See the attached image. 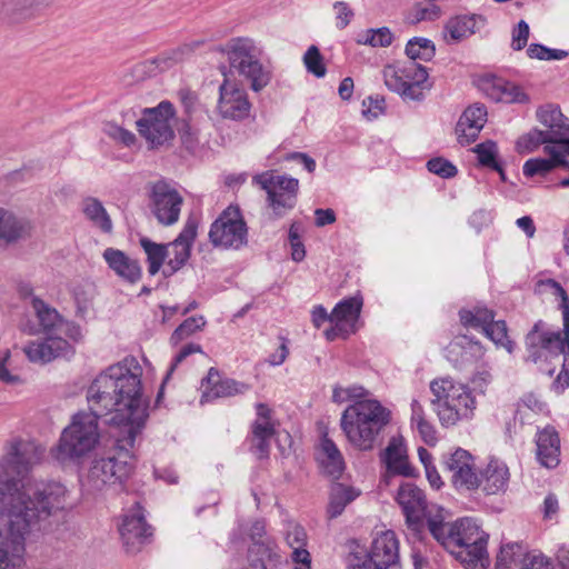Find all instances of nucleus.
I'll list each match as a JSON object with an SVG mask.
<instances>
[{
	"label": "nucleus",
	"instance_id": "obj_1",
	"mask_svg": "<svg viewBox=\"0 0 569 569\" xmlns=\"http://www.w3.org/2000/svg\"><path fill=\"white\" fill-rule=\"evenodd\" d=\"M43 448L32 440L12 438L0 459V569H23L26 537L46 529L47 520L62 510L67 489L60 482L26 485L31 470L40 463Z\"/></svg>",
	"mask_w": 569,
	"mask_h": 569
},
{
	"label": "nucleus",
	"instance_id": "obj_2",
	"mask_svg": "<svg viewBox=\"0 0 569 569\" xmlns=\"http://www.w3.org/2000/svg\"><path fill=\"white\" fill-rule=\"evenodd\" d=\"M143 369L134 357L109 366L87 390L89 411L96 419L121 428L119 436H138L148 418L149 400L142 391Z\"/></svg>",
	"mask_w": 569,
	"mask_h": 569
},
{
	"label": "nucleus",
	"instance_id": "obj_3",
	"mask_svg": "<svg viewBox=\"0 0 569 569\" xmlns=\"http://www.w3.org/2000/svg\"><path fill=\"white\" fill-rule=\"evenodd\" d=\"M537 289L540 293L560 300L563 333L550 330L542 320L537 321L526 336L527 360L539 362V370L550 377L561 366V371L552 383L553 390L561 393L569 387V298L561 284L553 279L539 281Z\"/></svg>",
	"mask_w": 569,
	"mask_h": 569
},
{
	"label": "nucleus",
	"instance_id": "obj_4",
	"mask_svg": "<svg viewBox=\"0 0 569 569\" xmlns=\"http://www.w3.org/2000/svg\"><path fill=\"white\" fill-rule=\"evenodd\" d=\"M432 537L441 543L467 569H487L489 535L476 520L462 518L455 522L430 517L427 520Z\"/></svg>",
	"mask_w": 569,
	"mask_h": 569
},
{
	"label": "nucleus",
	"instance_id": "obj_5",
	"mask_svg": "<svg viewBox=\"0 0 569 569\" xmlns=\"http://www.w3.org/2000/svg\"><path fill=\"white\" fill-rule=\"evenodd\" d=\"M537 118L543 129H533L517 141L519 152H530L541 144L545 151L556 157L558 167L569 169V119L560 108L548 104L537 111ZM562 187H569V178L561 180Z\"/></svg>",
	"mask_w": 569,
	"mask_h": 569
},
{
	"label": "nucleus",
	"instance_id": "obj_6",
	"mask_svg": "<svg viewBox=\"0 0 569 569\" xmlns=\"http://www.w3.org/2000/svg\"><path fill=\"white\" fill-rule=\"evenodd\" d=\"M136 437L118 436L112 455L92 460L81 482L84 491L98 493L129 477L136 462Z\"/></svg>",
	"mask_w": 569,
	"mask_h": 569
},
{
	"label": "nucleus",
	"instance_id": "obj_7",
	"mask_svg": "<svg viewBox=\"0 0 569 569\" xmlns=\"http://www.w3.org/2000/svg\"><path fill=\"white\" fill-rule=\"evenodd\" d=\"M390 412L377 400H358L342 412L340 426L360 450L373 448L376 437L388 425Z\"/></svg>",
	"mask_w": 569,
	"mask_h": 569
},
{
	"label": "nucleus",
	"instance_id": "obj_8",
	"mask_svg": "<svg viewBox=\"0 0 569 569\" xmlns=\"http://www.w3.org/2000/svg\"><path fill=\"white\" fill-rule=\"evenodd\" d=\"M98 420L93 415L78 412L61 432L58 445L51 450L60 463L80 462L99 443Z\"/></svg>",
	"mask_w": 569,
	"mask_h": 569
},
{
	"label": "nucleus",
	"instance_id": "obj_9",
	"mask_svg": "<svg viewBox=\"0 0 569 569\" xmlns=\"http://www.w3.org/2000/svg\"><path fill=\"white\" fill-rule=\"evenodd\" d=\"M430 390L432 408L443 427L455 426L459 420L472 416L476 401L466 386L441 378L431 381Z\"/></svg>",
	"mask_w": 569,
	"mask_h": 569
},
{
	"label": "nucleus",
	"instance_id": "obj_10",
	"mask_svg": "<svg viewBox=\"0 0 569 569\" xmlns=\"http://www.w3.org/2000/svg\"><path fill=\"white\" fill-rule=\"evenodd\" d=\"M399 548V540L395 531H382L373 538L369 551L350 553L348 568L402 569Z\"/></svg>",
	"mask_w": 569,
	"mask_h": 569
},
{
	"label": "nucleus",
	"instance_id": "obj_11",
	"mask_svg": "<svg viewBox=\"0 0 569 569\" xmlns=\"http://www.w3.org/2000/svg\"><path fill=\"white\" fill-rule=\"evenodd\" d=\"M230 67L250 82L254 92L261 91L271 80V71L256 56V47L250 39H232L226 46Z\"/></svg>",
	"mask_w": 569,
	"mask_h": 569
},
{
	"label": "nucleus",
	"instance_id": "obj_12",
	"mask_svg": "<svg viewBox=\"0 0 569 569\" xmlns=\"http://www.w3.org/2000/svg\"><path fill=\"white\" fill-rule=\"evenodd\" d=\"M383 79L386 86L405 100L421 101L425 97L422 84L428 79V71L420 63H398L385 68Z\"/></svg>",
	"mask_w": 569,
	"mask_h": 569
},
{
	"label": "nucleus",
	"instance_id": "obj_13",
	"mask_svg": "<svg viewBox=\"0 0 569 569\" xmlns=\"http://www.w3.org/2000/svg\"><path fill=\"white\" fill-rule=\"evenodd\" d=\"M174 116L173 104L163 100L153 108L143 109L142 117L137 121L138 131L152 148L163 146L174 137L171 124Z\"/></svg>",
	"mask_w": 569,
	"mask_h": 569
},
{
	"label": "nucleus",
	"instance_id": "obj_14",
	"mask_svg": "<svg viewBox=\"0 0 569 569\" xmlns=\"http://www.w3.org/2000/svg\"><path fill=\"white\" fill-rule=\"evenodd\" d=\"M210 242L224 249H240L248 242V228L238 207L229 206L212 222Z\"/></svg>",
	"mask_w": 569,
	"mask_h": 569
},
{
	"label": "nucleus",
	"instance_id": "obj_15",
	"mask_svg": "<svg viewBox=\"0 0 569 569\" xmlns=\"http://www.w3.org/2000/svg\"><path fill=\"white\" fill-rule=\"evenodd\" d=\"M253 181L267 192L268 204L276 218L284 216L296 206L298 179L266 171L256 176Z\"/></svg>",
	"mask_w": 569,
	"mask_h": 569
},
{
	"label": "nucleus",
	"instance_id": "obj_16",
	"mask_svg": "<svg viewBox=\"0 0 569 569\" xmlns=\"http://www.w3.org/2000/svg\"><path fill=\"white\" fill-rule=\"evenodd\" d=\"M251 102L241 83L224 77L219 86L217 113L227 120L242 121L250 116Z\"/></svg>",
	"mask_w": 569,
	"mask_h": 569
},
{
	"label": "nucleus",
	"instance_id": "obj_17",
	"mask_svg": "<svg viewBox=\"0 0 569 569\" xmlns=\"http://www.w3.org/2000/svg\"><path fill=\"white\" fill-rule=\"evenodd\" d=\"M151 199L153 214L161 224L171 226L178 221L183 199L174 188L158 181L152 187Z\"/></svg>",
	"mask_w": 569,
	"mask_h": 569
},
{
	"label": "nucleus",
	"instance_id": "obj_18",
	"mask_svg": "<svg viewBox=\"0 0 569 569\" xmlns=\"http://www.w3.org/2000/svg\"><path fill=\"white\" fill-rule=\"evenodd\" d=\"M396 500L402 509L408 528L420 532L423 528L427 508L423 491L412 483H403L398 490Z\"/></svg>",
	"mask_w": 569,
	"mask_h": 569
},
{
	"label": "nucleus",
	"instance_id": "obj_19",
	"mask_svg": "<svg viewBox=\"0 0 569 569\" xmlns=\"http://www.w3.org/2000/svg\"><path fill=\"white\" fill-rule=\"evenodd\" d=\"M198 222L189 218L179 236L167 247V268L163 270L166 277L172 276L180 270L189 260L192 243L197 237Z\"/></svg>",
	"mask_w": 569,
	"mask_h": 569
},
{
	"label": "nucleus",
	"instance_id": "obj_20",
	"mask_svg": "<svg viewBox=\"0 0 569 569\" xmlns=\"http://www.w3.org/2000/svg\"><path fill=\"white\" fill-rule=\"evenodd\" d=\"M119 532L129 553H137L152 536L151 527L147 525L140 509L123 516Z\"/></svg>",
	"mask_w": 569,
	"mask_h": 569
},
{
	"label": "nucleus",
	"instance_id": "obj_21",
	"mask_svg": "<svg viewBox=\"0 0 569 569\" xmlns=\"http://www.w3.org/2000/svg\"><path fill=\"white\" fill-rule=\"evenodd\" d=\"M32 230V222L28 218L0 207V250L29 238Z\"/></svg>",
	"mask_w": 569,
	"mask_h": 569
},
{
	"label": "nucleus",
	"instance_id": "obj_22",
	"mask_svg": "<svg viewBox=\"0 0 569 569\" xmlns=\"http://www.w3.org/2000/svg\"><path fill=\"white\" fill-rule=\"evenodd\" d=\"M386 466L382 480L388 483L391 476L415 477V468L409 463L407 448L402 438L392 437L387 448L380 455Z\"/></svg>",
	"mask_w": 569,
	"mask_h": 569
},
{
	"label": "nucleus",
	"instance_id": "obj_23",
	"mask_svg": "<svg viewBox=\"0 0 569 569\" xmlns=\"http://www.w3.org/2000/svg\"><path fill=\"white\" fill-rule=\"evenodd\" d=\"M272 410L266 403L256 405V420L251 427L252 450L259 459L267 458L270 450V440L274 436V423L271 419Z\"/></svg>",
	"mask_w": 569,
	"mask_h": 569
},
{
	"label": "nucleus",
	"instance_id": "obj_24",
	"mask_svg": "<svg viewBox=\"0 0 569 569\" xmlns=\"http://www.w3.org/2000/svg\"><path fill=\"white\" fill-rule=\"evenodd\" d=\"M54 0H1L0 21L17 24L38 17Z\"/></svg>",
	"mask_w": 569,
	"mask_h": 569
},
{
	"label": "nucleus",
	"instance_id": "obj_25",
	"mask_svg": "<svg viewBox=\"0 0 569 569\" xmlns=\"http://www.w3.org/2000/svg\"><path fill=\"white\" fill-rule=\"evenodd\" d=\"M23 351L31 362L47 363L59 357H66L72 352L70 343L57 336H47L44 339L30 341Z\"/></svg>",
	"mask_w": 569,
	"mask_h": 569
},
{
	"label": "nucleus",
	"instance_id": "obj_26",
	"mask_svg": "<svg viewBox=\"0 0 569 569\" xmlns=\"http://www.w3.org/2000/svg\"><path fill=\"white\" fill-rule=\"evenodd\" d=\"M32 308L36 315L37 325L28 322L23 331L28 335L43 333L46 336H57L63 326V318L59 312L38 298L32 299Z\"/></svg>",
	"mask_w": 569,
	"mask_h": 569
},
{
	"label": "nucleus",
	"instance_id": "obj_27",
	"mask_svg": "<svg viewBox=\"0 0 569 569\" xmlns=\"http://www.w3.org/2000/svg\"><path fill=\"white\" fill-rule=\"evenodd\" d=\"M202 387H204V391L201 396V403L241 395L249 390V386L243 382L229 378L221 379L219 371L214 368L209 369L207 377L202 380Z\"/></svg>",
	"mask_w": 569,
	"mask_h": 569
},
{
	"label": "nucleus",
	"instance_id": "obj_28",
	"mask_svg": "<svg viewBox=\"0 0 569 569\" xmlns=\"http://www.w3.org/2000/svg\"><path fill=\"white\" fill-rule=\"evenodd\" d=\"M487 122V109L483 104L475 103L468 107L458 120L456 132L461 144L473 142L485 123Z\"/></svg>",
	"mask_w": 569,
	"mask_h": 569
},
{
	"label": "nucleus",
	"instance_id": "obj_29",
	"mask_svg": "<svg viewBox=\"0 0 569 569\" xmlns=\"http://www.w3.org/2000/svg\"><path fill=\"white\" fill-rule=\"evenodd\" d=\"M108 267L123 281L137 283L142 276V269L137 259L129 257L119 249L107 248L102 254Z\"/></svg>",
	"mask_w": 569,
	"mask_h": 569
},
{
	"label": "nucleus",
	"instance_id": "obj_30",
	"mask_svg": "<svg viewBox=\"0 0 569 569\" xmlns=\"http://www.w3.org/2000/svg\"><path fill=\"white\" fill-rule=\"evenodd\" d=\"M481 90L496 102L526 103L529 101V97L519 86L501 78L483 79Z\"/></svg>",
	"mask_w": 569,
	"mask_h": 569
},
{
	"label": "nucleus",
	"instance_id": "obj_31",
	"mask_svg": "<svg viewBox=\"0 0 569 569\" xmlns=\"http://www.w3.org/2000/svg\"><path fill=\"white\" fill-rule=\"evenodd\" d=\"M537 459L541 466L552 469L560 462V438L558 431L547 426L538 431L536 438Z\"/></svg>",
	"mask_w": 569,
	"mask_h": 569
},
{
	"label": "nucleus",
	"instance_id": "obj_32",
	"mask_svg": "<svg viewBox=\"0 0 569 569\" xmlns=\"http://www.w3.org/2000/svg\"><path fill=\"white\" fill-rule=\"evenodd\" d=\"M509 469L507 465L498 459H491L479 476V487L487 495L505 492L509 483Z\"/></svg>",
	"mask_w": 569,
	"mask_h": 569
},
{
	"label": "nucleus",
	"instance_id": "obj_33",
	"mask_svg": "<svg viewBox=\"0 0 569 569\" xmlns=\"http://www.w3.org/2000/svg\"><path fill=\"white\" fill-rule=\"evenodd\" d=\"M317 460L323 472L337 479L345 470V460L337 445L323 435L317 449Z\"/></svg>",
	"mask_w": 569,
	"mask_h": 569
},
{
	"label": "nucleus",
	"instance_id": "obj_34",
	"mask_svg": "<svg viewBox=\"0 0 569 569\" xmlns=\"http://www.w3.org/2000/svg\"><path fill=\"white\" fill-rule=\"evenodd\" d=\"M362 298L359 296L349 297L336 305L331 312V322L341 323L349 332L355 333L356 323L362 309Z\"/></svg>",
	"mask_w": 569,
	"mask_h": 569
},
{
	"label": "nucleus",
	"instance_id": "obj_35",
	"mask_svg": "<svg viewBox=\"0 0 569 569\" xmlns=\"http://www.w3.org/2000/svg\"><path fill=\"white\" fill-rule=\"evenodd\" d=\"M479 351L480 346L478 342L472 341L467 336H460L449 343L446 357L456 367H461L471 362Z\"/></svg>",
	"mask_w": 569,
	"mask_h": 569
},
{
	"label": "nucleus",
	"instance_id": "obj_36",
	"mask_svg": "<svg viewBox=\"0 0 569 569\" xmlns=\"http://www.w3.org/2000/svg\"><path fill=\"white\" fill-rule=\"evenodd\" d=\"M485 21V18L481 16H459L448 21L446 24V31L452 40L460 41L483 27Z\"/></svg>",
	"mask_w": 569,
	"mask_h": 569
},
{
	"label": "nucleus",
	"instance_id": "obj_37",
	"mask_svg": "<svg viewBox=\"0 0 569 569\" xmlns=\"http://www.w3.org/2000/svg\"><path fill=\"white\" fill-rule=\"evenodd\" d=\"M81 208L84 217L96 228H99L104 233H110L112 231V220L99 199L87 197L82 200Z\"/></svg>",
	"mask_w": 569,
	"mask_h": 569
},
{
	"label": "nucleus",
	"instance_id": "obj_38",
	"mask_svg": "<svg viewBox=\"0 0 569 569\" xmlns=\"http://www.w3.org/2000/svg\"><path fill=\"white\" fill-rule=\"evenodd\" d=\"M360 491L353 487L346 486L343 483H333L330 489L328 516L329 518H337L340 516L345 508L352 502Z\"/></svg>",
	"mask_w": 569,
	"mask_h": 569
},
{
	"label": "nucleus",
	"instance_id": "obj_39",
	"mask_svg": "<svg viewBox=\"0 0 569 569\" xmlns=\"http://www.w3.org/2000/svg\"><path fill=\"white\" fill-rule=\"evenodd\" d=\"M406 54L410 59L409 62L418 63L417 60L430 61L436 54V47L427 38L415 37L408 41Z\"/></svg>",
	"mask_w": 569,
	"mask_h": 569
},
{
	"label": "nucleus",
	"instance_id": "obj_40",
	"mask_svg": "<svg viewBox=\"0 0 569 569\" xmlns=\"http://www.w3.org/2000/svg\"><path fill=\"white\" fill-rule=\"evenodd\" d=\"M140 246L147 254L149 273L151 276L157 274L167 258V247L164 244L156 243L146 237L140 239Z\"/></svg>",
	"mask_w": 569,
	"mask_h": 569
},
{
	"label": "nucleus",
	"instance_id": "obj_41",
	"mask_svg": "<svg viewBox=\"0 0 569 569\" xmlns=\"http://www.w3.org/2000/svg\"><path fill=\"white\" fill-rule=\"evenodd\" d=\"M460 321L466 327L485 329L493 319L495 313L486 307H475L473 310H460Z\"/></svg>",
	"mask_w": 569,
	"mask_h": 569
},
{
	"label": "nucleus",
	"instance_id": "obj_42",
	"mask_svg": "<svg viewBox=\"0 0 569 569\" xmlns=\"http://www.w3.org/2000/svg\"><path fill=\"white\" fill-rule=\"evenodd\" d=\"M200 44L201 41L192 43H186L171 52L160 54L152 62L157 66L160 71L171 68L174 63L183 60V58L193 52Z\"/></svg>",
	"mask_w": 569,
	"mask_h": 569
},
{
	"label": "nucleus",
	"instance_id": "obj_43",
	"mask_svg": "<svg viewBox=\"0 0 569 569\" xmlns=\"http://www.w3.org/2000/svg\"><path fill=\"white\" fill-rule=\"evenodd\" d=\"M451 480L458 489L472 490L479 487V476L473 470L472 456L451 475Z\"/></svg>",
	"mask_w": 569,
	"mask_h": 569
},
{
	"label": "nucleus",
	"instance_id": "obj_44",
	"mask_svg": "<svg viewBox=\"0 0 569 569\" xmlns=\"http://www.w3.org/2000/svg\"><path fill=\"white\" fill-rule=\"evenodd\" d=\"M393 41V34L387 27L378 29H368L361 33L357 40L359 44L370 46L373 48L389 47Z\"/></svg>",
	"mask_w": 569,
	"mask_h": 569
},
{
	"label": "nucleus",
	"instance_id": "obj_45",
	"mask_svg": "<svg viewBox=\"0 0 569 569\" xmlns=\"http://www.w3.org/2000/svg\"><path fill=\"white\" fill-rule=\"evenodd\" d=\"M526 557V549L522 543L510 542L501 546L497 557L496 569H507L513 562Z\"/></svg>",
	"mask_w": 569,
	"mask_h": 569
},
{
	"label": "nucleus",
	"instance_id": "obj_46",
	"mask_svg": "<svg viewBox=\"0 0 569 569\" xmlns=\"http://www.w3.org/2000/svg\"><path fill=\"white\" fill-rule=\"evenodd\" d=\"M482 331L497 346L503 347L508 352L512 351L513 343L508 337L507 325L503 320H492Z\"/></svg>",
	"mask_w": 569,
	"mask_h": 569
},
{
	"label": "nucleus",
	"instance_id": "obj_47",
	"mask_svg": "<svg viewBox=\"0 0 569 569\" xmlns=\"http://www.w3.org/2000/svg\"><path fill=\"white\" fill-rule=\"evenodd\" d=\"M206 326L203 317H190L186 319L171 335L170 342L178 345L184 339L192 336L194 332L201 330Z\"/></svg>",
	"mask_w": 569,
	"mask_h": 569
},
{
	"label": "nucleus",
	"instance_id": "obj_48",
	"mask_svg": "<svg viewBox=\"0 0 569 569\" xmlns=\"http://www.w3.org/2000/svg\"><path fill=\"white\" fill-rule=\"evenodd\" d=\"M558 167L556 157L549 158H532L525 162L523 174L526 177L546 176L551 170Z\"/></svg>",
	"mask_w": 569,
	"mask_h": 569
},
{
	"label": "nucleus",
	"instance_id": "obj_49",
	"mask_svg": "<svg viewBox=\"0 0 569 569\" xmlns=\"http://www.w3.org/2000/svg\"><path fill=\"white\" fill-rule=\"evenodd\" d=\"M303 63L309 73H312L317 78L326 76L327 69L323 63V57L321 56L318 47L310 46L303 54Z\"/></svg>",
	"mask_w": 569,
	"mask_h": 569
},
{
	"label": "nucleus",
	"instance_id": "obj_50",
	"mask_svg": "<svg viewBox=\"0 0 569 569\" xmlns=\"http://www.w3.org/2000/svg\"><path fill=\"white\" fill-rule=\"evenodd\" d=\"M440 17V8L435 3L429 4H415L408 14V20L411 23H418L421 21H432Z\"/></svg>",
	"mask_w": 569,
	"mask_h": 569
},
{
	"label": "nucleus",
	"instance_id": "obj_51",
	"mask_svg": "<svg viewBox=\"0 0 569 569\" xmlns=\"http://www.w3.org/2000/svg\"><path fill=\"white\" fill-rule=\"evenodd\" d=\"M475 152L477 153L479 163L481 166L488 168H497L498 162L496 160V157L498 153V149L497 144L493 141L488 140L486 142L477 144L475 148Z\"/></svg>",
	"mask_w": 569,
	"mask_h": 569
},
{
	"label": "nucleus",
	"instance_id": "obj_52",
	"mask_svg": "<svg viewBox=\"0 0 569 569\" xmlns=\"http://www.w3.org/2000/svg\"><path fill=\"white\" fill-rule=\"evenodd\" d=\"M102 130L109 138L126 147H131L136 142V136L117 123L106 122Z\"/></svg>",
	"mask_w": 569,
	"mask_h": 569
},
{
	"label": "nucleus",
	"instance_id": "obj_53",
	"mask_svg": "<svg viewBox=\"0 0 569 569\" xmlns=\"http://www.w3.org/2000/svg\"><path fill=\"white\" fill-rule=\"evenodd\" d=\"M427 168L431 173L441 178L449 179L457 174V168L447 159L433 158L427 162Z\"/></svg>",
	"mask_w": 569,
	"mask_h": 569
},
{
	"label": "nucleus",
	"instance_id": "obj_54",
	"mask_svg": "<svg viewBox=\"0 0 569 569\" xmlns=\"http://www.w3.org/2000/svg\"><path fill=\"white\" fill-rule=\"evenodd\" d=\"M362 114L368 119L372 120L383 113L385 100L382 98L368 97L362 101Z\"/></svg>",
	"mask_w": 569,
	"mask_h": 569
},
{
	"label": "nucleus",
	"instance_id": "obj_55",
	"mask_svg": "<svg viewBox=\"0 0 569 569\" xmlns=\"http://www.w3.org/2000/svg\"><path fill=\"white\" fill-rule=\"evenodd\" d=\"M521 569H555L551 559L542 553H527Z\"/></svg>",
	"mask_w": 569,
	"mask_h": 569
},
{
	"label": "nucleus",
	"instance_id": "obj_56",
	"mask_svg": "<svg viewBox=\"0 0 569 569\" xmlns=\"http://www.w3.org/2000/svg\"><path fill=\"white\" fill-rule=\"evenodd\" d=\"M307 535L299 525H291L286 532V541L291 549L303 548L306 546Z\"/></svg>",
	"mask_w": 569,
	"mask_h": 569
},
{
	"label": "nucleus",
	"instance_id": "obj_57",
	"mask_svg": "<svg viewBox=\"0 0 569 569\" xmlns=\"http://www.w3.org/2000/svg\"><path fill=\"white\" fill-rule=\"evenodd\" d=\"M197 352H202V348L200 345H197V343H188L186 346H183L181 348V350L178 352V355L173 358V361L170 366V368L168 369V372H167V376L166 378L163 379V383L167 382V380L169 379V377L172 375V372L174 371V369L190 355L192 353H197Z\"/></svg>",
	"mask_w": 569,
	"mask_h": 569
},
{
	"label": "nucleus",
	"instance_id": "obj_58",
	"mask_svg": "<svg viewBox=\"0 0 569 569\" xmlns=\"http://www.w3.org/2000/svg\"><path fill=\"white\" fill-rule=\"evenodd\" d=\"M180 138L183 143V146L189 151H194L199 144V132L197 129L191 127L189 123H184L181 129H179Z\"/></svg>",
	"mask_w": 569,
	"mask_h": 569
},
{
	"label": "nucleus",
	"instance_id": "obj_59",
	"mask_svg": "<svg viewBox=\"0 0 569 569\" xmlns=\"http://www.w3.org/2000/svg\"><path fill=\"white\" fill-rule=\"evenodd\" d=\"M529 38V26L525 20H520L512 31L511 47L513 50H521L526 47Z\"/></svg>",
	"mask_w": 569,
	"mask_h": 569
},
{
	"label": "nucleus",
	"instance_id": "obj_60",
	"mask_svg": "<svg viewBox=\"0 0 569 569\" xmlns=\"http://www.w3.org/2000/svg\"><path fill=\"white\" fill-rule=\"evenodd\" d=\"M333 9L336 10V19H337V28L342 30L345 29L353 18L355 13L350 9L347 2L337 1L333 3Z\"/></svg>",
	"mask_w": 569,
	"mask_h": 569
},
{
	"label": "nucleus",
	"instance_id": "obj_61",
	"mask_svg": "<svg viewBox=\"0 0 569 569\" xmlns=\"http://www.w3.org/2000/svg\"><path fill=\"white\" fill-rule=\"evenodd\" d=\"M471 455L461 448H458L453 453H451L445 461L446 468L452 473L456 470H459L466 461L470 460Z\"/></svg>",
	"mask_w": 569,
	"mask_h": 569
},
{
	"label": "nucleus",
	"instance_id": "obj_62",
	"mask_svg": "<svg viewBox=\"0 0 569 569\" xmlns=\"http://www.w3.org/2000/svg\"><path fill=\"white\" fill-rule=\"evenodd\" d=\"M291 560L295 565V569H310L311 568V556L309 551L303 548L292 549Z\"/></svg>",
	"mask_w": 569,
	"mask_h": 569
},
{
	"label": "nucleus",
	"instance_id": "obj_63",
	"mask_svg": "<svg viewBox=\"0 0 569 569\" xmlns=\"http://www.w3.org/2000/svg\"><path fill=\"white\" fill-rule=\"evenodd\" d=\"M180 101L188 114H192L197 111L199 104L198 96L196 92L189 89H181L179 91Z\"/></svg>",
	"mask_w": 569,
	"mask_h": 569
},
{
	"label": "nucleus",
	"instance_id": "obj_64",
	"mask_svg": "<svg viewBox=\"0 0 569 569\" xmlns=\"http://www.w3.org/2000/svg\"><path fill=\"white\" fill-rule=\"evenodd\" d=\"M416 427L418 429L420 437L427 445L431 446V445L436 443L437 432H436V429L433 428V426L429 421L423 420L421 422H418V423H416Z\"/></svg>",
	"mask_w": 569,
	"mask_h": 569
}]
</instances>
